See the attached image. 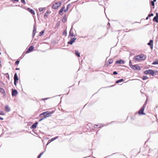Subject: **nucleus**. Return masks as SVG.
<instances>
[{"mask_svg":"<svg viewBox=\"0 0 158 158\" xmlns=\"http://www.w3.org/2000/svg\"><path fill=\"white\" fill-rule=\"evenodd\" d=\"M65 8L64 6H63L62 8L60 10L59 14L61 15H62L63 14V12L64 10V9Z\"/></svg>","mask_w":158,"mask_h":158,"instance_id":"19","label":"nucleus"},{"mask_svg":"<svg viewBox=\"0 0 158 158\" xmlns=\"http://www.w3.org/2000/svg\"><path fill=\"white\" fill-rule=\"evenodd\" d=\"M76 40V38H73L71 39L68 42V44L72 45L73 43L75 42V40Z\"/></svg>","mask_w":158,"mask_h":158,"instance_id":"8","label":"nucleus"},{"mask_svg":"<svg viewBox=\"0 0 158 158\" xmlns=\"http://www.w3.org/2000/svg\"><path fill=\"white\" fill-rule=\"evenodd\" d=\"M0 63H1V61L0 60ZM1 66V64H0V67Z\"/></svg>","mask_w":158,"mask_h":158,"instance_id":"47","label":"nucleus"},{"mask_svg":"<svg viewBox=\"0 0 158 158\" xmlns=\"http://www.w3.org/2000/svg\"><path fill=\"white\" fill-rule=\"evenodd\" d=\"M12 1L18 2L19 0H12Z\"/></svg>","mask_w":158,"mask_h":158,"instance_id":"43","label":"nucleus"},{"mask_svg":"<svg viewBox=\"0 0 158 158\" xmlns=\"http://www.w3.org/2000/svg\"><path fill=\"white\" fill-rule=\"evenodd\" d=\"M46 114H43V113L41 114L40 115V117L41 118H42L44 119L45 118H46L47 117H45L46 116Z\"/></svg>","mask_w":158,"mask_h":158,"instance_id":"22","label":"nucleus"},{"mask_svg":"<svg viewBox=\"0 0 158 158\" xmlns=\"http://www.w3.org/2000/svg\"><path fill=\"white\" fill-rule=\"evenodd\" d=\"M61 5V3L59 2H57L54 4L52 6V8L54 9H57Z\"/></svg>","mask_w":158,"mask_h":158,"instance_id":"5","label":"nucleus"},{"mask_svg":"<svg viewBox=\"0 0 158 158\" xmlns=\"http://www.w3.org/2000/svg\"><path fill=\"white\" fill-rule=\"evenodd\" d=\"M153 14H152V13H151V14H149L148 15V17H151V16H153Z\"/></svg>","mask_w":158,"mask_h":158,"instance_id":"35","label":"nucleus"},{"mask_svg":"<svg viewBox=\"0 0 158 158\" xmlns=\"http://www.w3.org/2000/svg\"><path fill=\"white\" fill-rule=\"evenodd\" d=\"M146 56L144 54L140 55L135 56L134 57V59L137 61L140 60H144L146 59Z\"/></svg>","mask_w":158,"mask_h":158,"instance_id":"1","label":"nucleus"},{"mask_svg":"<svg viewBox=\"0 0 158 158\" xmlns=\"http://www.w3.org/2000/svg\"><path fill=\"white\" fill-rule=\"evenodd\" d=\"M45 99H43V100H45Z\"/></svg>","mask_w":158,"mask_h":158,"instance_id":"50","label":"nucleus"},{"mask_svg":"<svg viewBox=\"0 0 158 158\" xmlns=\"http://www.w3.org/2000/svg\"><path fill=\"white\" fill-rule=\"evenodd\" d=\"M156 0H153V1L154 2H156Z\"/></svg>","mask_w":158,"mask_h":158,"instance_id":"49","label":"nucleus"},{"mask_svg":"<svg viewBox=\"0 0 158 158\" xmlns=\"http://www.w3.org/2000/svg\"><path fill=\"white\" fill-rule=\"evenodd\" d=\"M102 126V125L100 124H98V125H95L94 127L95 128H99Z\"/></svg>","mask_w":158,"mask_h":158,"instance_id":"21","label":"nucleus"},{"mask_svg":"<svg viewBox=\"0 0 158 158\" xmlns=\"http://www.w3.org/2000/svg\"><path fill=\"white\" fill-rule=\"evenodd\" d=\"M148 78L146 76H144L143 77V80H145L147 79Z\"/></svg>","mask_w":158,"mask_h":158,"instance_id":"29","label":"nucleus"},{"mask_svg":"<svg viewBox=\"0 0 158 158\" xmlns=\"http://www.w3.org/2000/svg\"><path fill=\"white\" fill-rule=\"evenodd\" d=\"M5 110L6 111L8 112L10 111V109L9 106L7 105H6L5 106Z\"/></svg>","mask_w":158,"mask_h":158,"instance_id":"20","label":"nucleus"},{"mask_svg":"<svg viewBox=\"0 0 158 158\" xmlns=\"http://www.w3.org/2000/svg\"><path fill=\"white\" fill-rule=\"evenodd\" d=\"M4 114H3V112L2 111L0 112V115H4Z\"/></svg>","mask_w":158,"mask_h":158,"instance_id":"39","label":"nucleus"},{"mask_svg":"<svg viewBox=\"0 0 158 158\" xmlns=\"http://www.w3.org/2000/svg\"><path fill=\"white\" fill-rule=\"evenodd\" d=\"M19 61L18 60H17L15 62V64L16 65H18L19 64Z\"/></svg>","mask_w":158,"mask_h":158,"instance_id":"33","label":"nucleus"},{"mask_svg":"<svg viewBox=\"0 0 158 158\" xmlns=\"http://www.w3.org/2000/svg\"><path fill=\"white\" fill-rule=\"evenodd\" d=\"M43 152H42L37 157V158H40V157H41V155L43 154Z\"/></svg>","mask_w":158,"mask_h":158,"instance_id":"31","label":"nucleus"},{"mask_svg":"<svg viewBox=\"0 0 158 158\" xmlns=\"http://www.w3.org/2000/svg\"><path fill=\"white\" fill-rule=\"evenodd\" d=\"M0 119L1 120H3V118H1V117H0Z\"/></svg>","mask_w":158,"mask_h":158,"instance_id":"44","label":"nucleus"},{"mask_svg":"<svg viewBox=\"0 0 158 158\" xmlns=\"http://www.w3.org/2000/svg\"><path fill=\"white\" fill-rule=\"evenodd\" d=\"M63 35L65 36H66V35H67L66 30H65L64 31L63 33Z\"/></svg>","mask_w":158,"mask_h":158,"instance_id":"27","label":"nucleus"},{"mask_svg":"<svg viewBox=\"0 0 158 158\" xmlns=\"http://www.w3.org/2000/svg\"><path fill=\"white\" fill-rule=\"evenodd\" d=\"M21 2L24 4L26 3V2H25V0H21Z\"/></svg>","mask_w":158,"mask_h":158,"instance_id":"34","label":"nucleus"},{"mask_svg":"<svg viewBox=\"0 0 158 158\" xmlns=\"http://www.w3.org/2000/svg\"><path fill=\"white\" fill-rule=\"evenodd\" d=\"M38 124V122H36L34 124H33L31 127V129H34L36 128Z\"/></svg>","mask_w":158,"mask_h":158,"instance_id":"13","label":"nucleus"},{"mask_svg":"<svg viewBox=\"0 0 158 158\" xmlns=\"http://www.w3.org/2000/svg\"><path fill=\"white\" fill-rule=\"evenodd\" d=\"M152 64H158V60H156V61H154L152 63Z\"/></svg>","mask_w":158,"mask_h":158,"instance_id":"28","label":"nucleus"},{"mask_svg":"<svg viewBox=\"0 0 158 158\" xmlns=\"http://www.w3.org/2000/svg\"><path fill=\"white\" fill-rule=\"evenodd\" d=\"M76 54L78 57H80V53L78 51H75Z\"/></svg>","mask_w":158,"mask_h":158,"instance_id":"25","label":"nucleus"},{"mask_svg":"<svg viewBox=\"0 0 158 158\" xmlns=\"http://www.w3.org/2000/svg\"><path fill=\"white\" fill-rule=\"evenodd\" d=\"M148 17H148V16L146 18V19L148 20Z\"/></svg>","mask_w":158,"mask_h":158,"instance_id":"45","label":"nucleus"},{"mask_svg":"<svg viewBox=\"0 0 158 158\" xmlns=\"http://www.w3.org/2000/svg\"><path fill=\"white\" fill-rule=\"evenodd\" d=\"M124 63V62L123 60H118L115 62L116 64H123Z\"/></svg>","mask_w":158,"mask_h":158,"instance_id":"18","label":"nucleus"},{"mask_svg":"<svg viewBox=\"0 0 158 158\" xmlns=\"http://www.w3.org/2000/svg\"><path fill=\"white\" fill-rule=\"evenodd\" d=\"M43 119H44L43 118H41V119H40V120H39V121L40 122V121H41Z\"/></svg>","mask_w":158,"mask_h":158,"instance_id":"42","label":"nucleus"},{"mask_svg":"<svg viewBox=\"0 0 158 158\" xmlns=\"http://www.w3.org/2000/svg\"><path fill=\"white\" fill-rule=\"evenodd\" d=\"M68 9H65V10H64V11L65 12H66L68 10Z\"/></svg>","mask_w":158,"mask_h":158,"instance_id":"40","label":"nucleus"},{"mask_svg":"<svg viewBox=\"0 0 158 158\" xmlns=\"http://www.w3.org/2000/svg\"><path fill=\"white\" fill-rule=\"evenodd\" d=\"M0 92L2 94H4L5 93V92L4 89L2 88H0Z\"/></svg>","mask_w":158,"mask_h":158,"instance_id":"26","label":"nucleus"},{"mask_svg":"<svg viewBox=\"0 0 158 158\" xmlns=\"http://www.w3.org/2000/svg\"><path fill=\"white\" fill-rule=\"evenodd\" d=\"M146 107L145 105H143V106L141 108L138 112V113L139 115H145V114L143 112L144 110Z\"/></svg>","mask_w":158,"mask_h":158,"instance_id":"2","label":"nucleus"},{"mask_svg":"<svg viewBox=\"0 0 158 158\" xmlns=\"http://www.w3.org/2000/svg\"><path fill=\"white\" fill-rule=\"evenodd\" d=\"M69 6V4L67 6L66 9H67L68 10Z\"/></svg>","mask_w":158,"mask_h":158,"instance_id":"41","label":"nucleus"},{"mask_svg":"<svg viewBox=\"0 0 158 158\" xmlns=\"http://www.w3.org/2000/svg\"><path fill=\"white\" fill-rule=\"evenodd\" d=\"M118 73L116 71H114L113 73V74L114 75L117 74Z\"/></svg>","mask_w":158,"mask_h":158,"instance_id":"38","label":"nucleus"},{"mask_svg":"<svg viewBox=\"0 0 158 158\" xmlns=\"http://www.w3.org/2000/svg\"><path fill=\"white\" fill-rule=\"evenodd\" d=\"M34 31H35V30H34H34H33V33H34Z\"/></svg>","mask_w":158,"mask_h":158,"instance_id":"48","label":"nucleus"},{"mask_svg":"<svg viewBox=\"0 0 158 158\" xmlns=\"http://www.w3.org/2000/svg\"><path fill=\"white\" fill-rule=\"evenodd\" d=\"M54 112V111H46L43 113V114L44 115V114H46V116L45 117H48L51 116L52 114Z\"/></svg>","mask_w":158,"mask_h":158,"instance_id":"4","label":"nucleus"},{"mask_svg":"<svg viewBox=\"0 0 158 158\" xmlns=\"http://www.w3.org/2000/svg\"><path fill=\"white\" fill-rule=\"evenodd\" d=\"M27 10L32 15H34L35 14L34 10L30 8H28Z\"/></svg>","mask_w":158,"mask_h":158,"instance_id":"17","label":"nucleus"},{"mask_svg":"<svg viewBox=\"0 0 158 158\" xmlns=\"http://www.w3.org/2000/svg\"><path fill=\"white\" fill-rule=\"evenodd\" d=\"M50 13L49 11H47L44 14V18L45 19H47L49 15V14Z\"/></svg>","mask_w":158,"mask_h":158,"instance_id":"14","label":"nucleus"},{"mask_svg":"<svg viewBox=\"0 0 158 158\" xmlns=\"http://www.w3.org/2000/svg\"><path fill=\"white\" fill-rule=\"evenodd\" d=\"M131 68L134 70H140V67L136 64L135 65H131Z\"/></svg>","mask_w":158,"mask_h":158,"instance_id":"6","label":"nucleus"},{"mask_svg":"<svg viewBox=\"0 0 158 158\" xmlns=\"http://www.w3.org/2000/svg\"><path fill=\"white\" fill-rule=\"evenodd\" d=\"M153 20L157 23H158V13H156V16L154 17L153 19Z\"/></svg>","mask_w":158,"mask_h":158,"instance_id":"10","label":"nucleus"},{"mask_svg":"<svg viewBox=\"0 0 158 158\" xmlns=\"http://www.w3.org/2000/svg\"><path fill=\"white\" fill-rule=\"evenodd\" d=\"M124 81V80L123 79H120V80H118L115 83H120L121 82H123Z\"/></svg>","mask_w":158,"mask_h":158,"instance_id":"23","label":"nucleus"},{"mask_svg":"<svg viewBox=\"0 0 158 158\" xmlns=\"http://www.w3.org/2000/svg\"><path fill=\"white\" fill-rule=\"evenodd\" d=\"M58 137V136L56 137H55L49 140L48 142L47 145L48 144L50 143L52 141H53L54 140L56 139Z\"/></svg>","mask_w":158,"mask_h":158,"instance_id":"15","label":"nucleus"},{"mask_svg":"<svg viewBox=\"0 0 158 158\" xmlns=\"http://www.w3.org/2000/svg\"><path fill=\"white\" fill-rule=\"evenodd\" d=\"M16 70H19V68H17L16 69H15Z\"/></svg>","mask_w":158,"mask_h":158,"instance_id":"46","label":"nucleus"},{"mask_svg":"<svg viewBox=\"0 0 158 158\" xmlns=\"http://www.w3.org/2000/svg\"><path fill=\"white\" fill-rule=\"evenodd\" d=\"M129 65L130 66V67H131V65H133L132 64V63L131 61H130L129 62Z\"/></svg>","mask_w":158,"mask_h":158,"instance_id":"37","label":"nucleus"},{"mask_svg":"<svg viewBox=\"0 0 158 158\" xmlns=\"http://www.w3.org/2000/svg\"><path fill=\"white\" fill-rule=\"evenodd\" d=\"M14 84L15 86L16 85V82L19 80L17 75L16 73H15L14 76Z\"/></svg>","mask_w":158,"mask_h":158,"instance_id":"7","label":"nucleus"},{"mask_svg":"<svg viewBox=\"0 0 158 158\" xmlns=\"http://www.w3.org/2000/svg\"><path fill=\"white\" fill-rule=\"evenodd\" d=\"M153 41L152 40H150L148 44L150 46V48L151 49H152L153 47Z\"/></svg>","mask_w":158,"mask_h":158,"instance_id":"12","label":"nucleus"},{"mask_svg":"<svg viewBox=\"0 0 158 158\" xmlns=\"http://www.w3.org/2000/svg\"><path fill=\"white\" fill-rule=\"evenodd\" d=\"M39 10L40 12H42V13H43L44 12V9L43 8H39Z\"/></svg>","mask_w":158,"mask_h":158,"instance_id":"24","label":"nucleus"},{"mask_svg":"<svg viewBox=\"0 0 158 158\" xmlns=\"http://www.w3.org/2000/svg\"><path fill=\"white\" fill-rule=\"evenodd\" d=\"M144 73L145 74H149L153 76L154 72L153 70L151 69H148L146 70L144 72Z\"/></svg>","mask_w":158,"mask_h":158,"instance_id":"3","label":"nucleus"},{"mask_svg":"<svg viewBox=\"0 0 158 158\" xmlns=\"http://www.w3.org/2000/svg\"><path fill=\"white\" fill-rule=\"evenodd\" d=\"M34 49V47L33 46H30L27 50V51L26 53H27L29 52H31Z\"/></svg>","mask_w":158,"mask_h":158,"instance_id":"16","label":"nucleus"},{"mask_svg":"<svg viewBox=\"0 0 158 158\" xmlns=\"http://www.w3.org/2000/svg\"><path fill=\"white\" fill-rule=\"evenodd\" d=\"M113 60H109V64L112 63Z\"/></svg>","mask_w":158,"mask_h":158,"instance_id":"36","label":"nucleus"},{"mask_svg":"<svg viewBox=\"0 0 158 158\" xmlns=\"http://www.w3.org/2000/svg\"><path fill=\"white\" fill-rule=\"evenodd\" d=\"M18 94V92L17 91L15 90L12 89V95L13 96H16Z\"/></svg>","mask_w":158,"mask_h":158,"instance_id":"11","label":"nucleus"},{"mask_svg":"<svg viewBox=\"0 0 158 158\" xmlns=\"http://www.w3.org/2000/svg\"><path fill=\"white\" fill-rule=\"evenodd\" d=\"M44 32V31H42L40 33V36H41L43 35Z\"/></svg>","mask_w":158,"mask_h":158,"instance_id":"30","label":"nucleus"},{"mask_svg":"<svg viewBox=\"0 0 158 158\" xmlns=\"http://www.w3.org/2000/svg\"><path fill=\"white\" fill-rule=\"evenodd\" d=\"M69 36L71 37H73L75 36L74 32V30L72 29H71L70 30Z\"/></svg>","mask_w":158,"mask_h":158,"instance_id":"9","label":"nucleus"},{"mask_svg":"<svg viewBox=\"0 0 158 158\" xmlns=\"http://www.w3.org/2000/svg\"><path fill=\"white\" fill-rule=\"evenodd\" d=\"M154 1H151V4H152V6H154Z\"/></svg>","mask_w":158,"mask_h":158,"instance_id":"32","label":"nucleus"}]
</instances>
